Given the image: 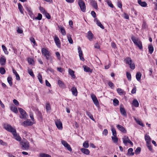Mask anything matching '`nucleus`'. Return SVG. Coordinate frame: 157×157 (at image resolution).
Segmentation results:
<instances>
[{
    "mask_svg": "<svg viewBox=\"0 0 157 157\" xmlns=\"http://www.w3.org/2000/svg\"><path fill=\"white\" fill-rule=\"evenodd\" d=\"M4 128L8 131L11 132L17 140L20 141L21 140V138L17 134L16 129L12 127L10 125L5 124L4 125Z\"/></svg>",
    "mask_w": 157,
    "mask_h": 157,
    "instance_id": "f257e3e1",
    "label": "nucleus"
},
{
    "mask_svg": "<svg viewBox=\"0 0 157 157\" xmlns=\"http://www.w3.org/2000/svg\"><path fill=\"white\" fill-rule=\"evenodd\" d=\"M131 39L133 42L140 49L143 48L142 42L138 38H136L134 36H132L131 37Z\"/></svg>",
    "mask_w": 157,
    "mask_h": 157,
    "instance_id": "f03ea898",
    "label": "nucleus"
},
{
    "mask_svg": "<svg viewBox=\"0 0 157 157\" xmlns=\"http://www.w3.org/2000/svg\"><path fill=\"white\" fill-rule=\"evenodd\" d=\"M41 53L47 59L52 60V57L50 52L47 49L43 48L41 49Z\"/></svg>",
    "mask_w": 157,
    "mask_h": 157,
    "instance_id": "7ed1b4c3",
    "label": "nucleus"
},
{
    "mask_svg": "<svg viewBox=\"0 0 157 157\" xmlns=\"http://www.w3.org/2000/svg\"><path fill=\"white\" fill-rule=\"evenodd\" d=\"M18 110L21 114V115L20 116V117L21 119H23L26 120L28 117V116L26 112L22 109L21 108H18Z\"/></svg>",
    "mask_w": 157,
    "mask_h": 157,
    "instance_id": "20e7f679",
    "label": "nucleus"
},
{
    "mask_svg": "<svg viewBox=\"0 0 157 157\" xmlns=\"http://www.w3.org/2000/svg\"><path fill=\"white\" fill-rule=\"evenodd\" d=\"M78 4L81 11L83 12L86 11V5L84 2L82 0H78Z\"/></svg>",
    "mask_w": 157,
    "mask_h": 157,
    "instance_id": "39448f33",
    "label": "nucleus"
},
{
    "mask_svg": "<svg viewBox=\"0 0 157 157\" xmlns=\"http://www.w3.org/2000/svg\"><path fill=\"white\" fill-rule=\"evenodd\" d=\"M91 98L95 105L98 107L99 106V104L98 100L96 96L93 94H91Z\"/></svg>",
    "mask_w": 157,
    "mask_h": 157,
    "instance_id": "423d86ee",
    "label": "nucleus"
},
{
    "mask_svg": "<svg viewBox=\"0 0 157 157\" xmlns=\"http://www.w3.org/2000/svg\"><path fill=\"white\" fill-rule=\"evenodd\" d=\"M61 143L63 146L67 148V150L70 151H71L72 149L70 145L66 141L63 140L61 141Z\"/></svg>",
    "mask_w": 157,
    "mask_h": 157,
    "instance_id": "0eeeda50",
    "label": "nucleus"
},
{
    "mask_svg": "<svg viewBox=\"0 0 157 157\" xmlns=\"http://www.w3.org/2000/svg\"><path fill=\"white\" fill-rule=\"evenodd\" d=\"M20 144L22 146V148L23 150H27L29 149V144L28 142H21Z\"/></svg>",
    "mask_w": 157,
    "mask_h": 157,
    "instance_id": "6e6552de",
    "label": "nucleus"
},
{
    "mask_svg": "<svg viewBox=\"0 0 157 157\" xmlns=\"http://www.w3.org/2000/svg\"><path fill=\"white\" fill-rule=\"evenodd\" d=\"M33 124V122L31 121L29 119H27L26 121H24L21 124V125L24 127L27 126H30L32 125Z\"/></svg>",
    "mask_w": 157,
    "mask_h": 157,
    "instance_id": "1a4fd4ad",
    "label": "nucleus"
},
{
    "mask_svg": "<svg viewBox=\"0 0 157 157\" xmlns=\"http://www.w3.org/2000/svg\"><path fill=\"white\" fill-rule=\"evenodd\" d=\"M55 124L57 128L59 130H62L63 128L62 124L59 120H57L55 121Z\"/></svg>",
    "mask_w": 157,
    "mask_h": 157,
    "instance_id": "9d476101",
    "label": "nucleus"
},
{
    "mask_svg": "<svg viewBox=\"0 0 157 157\" xmlns=\"http://www.w3.org/2000/svg\"><path fill=\"white\" fill-rule=\"evenodd\" d=\"M78 53H79V56L80 59L81 60L84 61L85 60V59L82 56V52L81 49V48L80 47H78Z\"/></svg>",
    "mask_w": 157,
    "mask_h": 157,
    "instance_id": "9b49d317",
    "label": "nucleus"
},
{
    "mask_svg": "<svg viewBox=\"0 0 157 157\" xmlns=\"http://www.w3.org/2000/svg\"><path fill=\"white\" fill-rule=\"evenodd\" d=\"M54 40L57 47L59 48H60L61 43L59 38L57 36H56L54 38Z\"/></svg>",
    "mask_w": 157,
    "mask_h": 157,
    "instance_id": "f8f14e48",
    "label": "nucleus"
},
{
    "mask_svg": "<svg viewBox=\"0 0 157 157\" xmlns=\"http://www.w3.org/2000/svg\"><path fill=\"white\" fill-rule=\"evenodd\" d=\"M86 37L90 41H91L94 38V35L90 31L88 32Z\"/></svg>",
    "mask_w": 157,
    "mask_h": 157,
    "instance_id": "ddd939ff",
    "label": "nucleus"
},
{
    "mask_svg": "<svg viewBox=\"0 0 157 157\" xmlns=\"http://www.w3.org/2000/svg\"><path fill=\"white\" fill-rule=\"evenodd\" d=\"M117 127L118 129L124 133H126L127 131L122 126L120 125H117Z\"/></svg>",
    "mask_w": 157,
    "mask_h": 157,
    "instance_id": "4468645a",
    "label": "nucleus"
},
{
    "mask_svg": "<svg viewBox=\"0 0 157 157\" xmlns=\"http://www.w3.org/2000/svg\"><path fill=\"white\" fill-rule=\"evenodd\" d=\"M120 111L121 114L124 116H127V113L123 107L122 105H121L120 107Z\"/></svg>",
    "mask_w": 157,
    "mask_h": 157,
    "instance_id": "2eb2a0df",
    "label": "nucleus"
},
{
    "mask_svg": "<svg viewBox=\"0 0 157 157\" xmlns=\"http://www.w3.org/2000/svg\"><path fill=\"white\" fill-rule=\"evenodd\" d=\"M90 2L91 5L95 9H98V4L97 2L94 0H90Z\"/></svg>",
    "mask_w": 157,
    "mask_h": 157,
    "instance_id": "dca6fc26",
    "label": "nucleus"
},
{
    "mask_svg": "<svg viewBox=\"0 0 157 157\" xmlns=\"http://www.w3.org/2000/svg\"><path fill=\"white\" fill-rule=\"evenodd\" d=\"M122 140L123 143L125 145H127V143H128L129 142V140H130L128 137L126 136H124V137L122 138Z\"/></svg>",
    "mask_w": 157,
    "mask_h": 157,
    "instance_id": "f3484780",
    "label": "nucleus"
},
{
    "mask_svg": "<svg viewBox=\"0 0 157 157\" xmlns=\"http://www.w3.org/2000/svg\"><path fill=\"white\" fill-rule=\"evenodd\" d=\"M94 21L96 22V23L99 26L101 29H104V26L97 18H95L94 19Z\"/></svg>",
    "mask_w": 157,
    "mask_h": 157,
    "instance_id": "a211bd4d",
    "label": "nucleus"
},
{
    "mask_svg": "<svg viewBox=\"0 0 157 157\" xmlns=\"http://www.w3.org/2000/svg\"><path fill=\"white\" fill-rule=\"evenodd\" d=\"M72 94L74 96H76L77 95L78 91L76 88L75 87H72L71 89Z\"/></svg>",
    "mask_w": 157,
    "mask_h": 157,
    "instance_id": "6ab92c4d",
    "label": "nucleus"
},
{
    "mask_svg": "<svg viewBox=\"0 0 157 157\" xmlns=\"http://www.w3.org/2000/svg\"><path fill=\"white\" fill-rule=\"evenodd\" d=\"M80 150L82 153L86 155H88L90 152L89 150L87 149L82 148L80 149Z\"/></svg>",
    "mask_w": 157,
    "mask_h": 157,
    "instance_id": "aec40b11",
    "label": "nucleus"
},
{
    "mask_svg": "<svg viewBox=\"0 0 157 157\" xmlns=\"http://www.w3.org/2000/svg\"><path fill=\"white\" fill-rule=\"evenodd\" d=\"M68 72L69 74L71 75L73 78H75V76L74 75V71L70 68L68 69Z\"/></svg>",
    "mask_w": 157,
    "mask_h": 157,
    "instance_id": "412c9836",
    "label": "nucleus"
},
{
    "mask_svg": "<svg viewBox=\"0 0 157 157\" xmlns=\"http://www.w3.org/2000/svg\"><path fill=\"white\" fill-rule=\"evenodd\" d=\"M124 61L126 64L128 65L131 64V63H132V61L131 58L129 57L126 58L124 59Z\"/></svg>",
    "mask_w": 157,
    "mask_h": 157,
    "instance_id": "4be33fe9",
    "label": "nucleus"
},
{
    "mask_svg": "<svg viewBox=\"0 0 157 157\" xmlns=\"http://www.w3.org/2000/svg\"><path fill=\"white\" fill-rule=\"evenodd\" d=\"M145 139L146 141L147 144H150L151 139L148 135H146L145 136Z\"/></svg>",
    "mask_w": 157,
    "mask_h": 157,
    "instance_id": "5701e85b",
    "label": "nucleus"
},
{
    "mask_svg": "<svg viewBox=\"0 0 157 157\" xmlns=\"http://www.w3.org/2000/svg\"><path fill=\"white\" fill-rule=\"evenodd\" d=\"M138 2L140 5L143 7H146L147 5V3L145 2H142L141 0H138Z\"/></svg>",
    "mask_w": 157,
    "mask_h": 157,
    "instance_id": "b1692460",
    "label": "nucleus"
},
{
    "mask_svg": "<svg viewBox=\"0 0 157 157\" xmlns=\"http://www.w3.org/2000/svg\"><path fill=\"white\" fill-rule=\"evenodd\" d=\"M6 59L5 58L1 57L0 58V64L2 65H5L6 64Z\"/></svg>",
    "mask_w": 157,
    "mask_h": 157,
    "instance_id": "393cba45",
    "label": "nucleus"
},
{
    "mask_svg": "<svg viewBox=\"0 0 157 157\" xmlns=\"http://www.w3.org/2000/svg\"><path fill=\"white\" fill-rule=\"evenodd\" d=\"M84 70L86 72H90L91 73L92 72V70L90 68L86 66H84Z\"/></svg>",
    "mask_w": 157,
    "mask_h": 157,
    "instance_id": "a878e982",
    "label": "nucleus"
},
{
    "mask_svg": "<svg viewBox=\"0 0 157 157\" xmlns=\"http://www.w3.org/2000/svg\"><path fill=\"white\" fill-rule=\"evenodd\" d=\"M59 29L60 30L61 32L63 35H65L66 34V32L65 29L63 27H59Z\"/></svg>",
    "mask_w": 157,
    "mask_h": 157,
    "instance_id": "bb28decb",
    "label": "nucleus"
},
{
    "mask_svg": "<svg viewBox=\"0 0 157 157\" xmlns=\"http://www.w3.org/2000/svg\"><path fill=\"white\" fill-rule=\"evenodd\" d=\"M133 105L135 107H138L139 105V103L137 100L134 99L132 102Z\"/></svg>",
    "mask_w": 157,
    "mask_h": 157,
    "instance_id": "cd10ccee",
    "label": "nucleus"
},
{
    "mask_svg": "<svg viewBox=\"0 0 157 157\" xmlns=\"http://www.w3.org/2000/svg\"><path fill=\"white\" fill-rule=\"evenodd\" d=\"M10 109L16 113H17L18 112L17 108L14 106H11L10 107Z\"/></svg>",
    "mask_w": 157,
    "mask_h": 157,
    "instance_id": "c85d7f7f",
    "label": "nucleus"
},
{
    "mask_svg": "<svg viewBox=\"0 0 157 157\" xmlns=\"http://www.w3.org/2000/svg\"><path fill=\"white\" fill-rule=\"evenodd\" d=\"M133 149L132 148H129L128 150V155L132 156L134 155V153L133 152Z\"/></svg>",
    "mask_w": 157,
    "mask_h": 157,
    "instance_id": "c756f323",
    "label": "nucleus"
},
{
    "mask_svg": "<svg viewBox=\"0 0 157 157\" xmlns=\"http://www.w3.org/2000/svg\"><path fill=\"white\" fill-rule=\"evenodd\" d=\"M117 93L120 95H123L124 94H125V92L123 90L119 88L117 89Z\"/></svg>",
    "mask_w": 157,
    "mask_h": 157,
    "instance_id": "7c9ffc66",
    "label": "nucleus"
},
{
    "mask_svg": "<svg viewBox=\"0 0 157 157\" xmlns=\"http://www.w3.org/2000/svg\"><path fill=\"white\" fill-rule=\"evenodd\" d=\"M141 76V74L140 72H138L136 75V79L138 81H139L140 79Z\"/></svg>",
    "mask_w": 157,
    "mask_h": 157,
    "instance_id": "2f4dec72",
    "label": "nucleus"
},
{
    "mask_svg": "<svg viewBox=\"0 0 157 157\" xmlns=\"http://www.w3.org/2000/svg\"><path fill=\"white\" fill-rule=\"evenodd\" d=\"M148 50L149 53L150 54H151L153 52L154 50V48L151 45H149L148 47Z\"/></svg>",
    "mask_w": 157,
    "mask_h": 157,
    "instance_id": "473e14b6",
    "label": "nucleus"
},
{
    "mask_svg": "<svg viewBox=\"0 0 157 157\" xmlns=\"http://www.w3.org/2000/svg\"><path fill=\"white\" fill-rule=\"evenodd\" d=\"M113 141L115 143H117L118 141V138L116 136H112L111 137Z\"/></svg>",
    "mask_w": 157,
    "mask_h": 157,
    "instance_id": "72a5a7b5",
    "label": "nucleus"
},
{
    "mask_svg": "<svg viewBox=\"0 0 157 157\" xmlns=\"http://www.w3.org/2000/svg\"><path fill=\"white\" fill-rule=\"evenodd\" d=\"M40 157H51L50 155L44 153H41L40 154Z\"/></svg>",
    "mask_w": 157,
    "mask_h": 157,
    "instance_id": "f704fd0d",
    "label": "nucleus"
},
{
    "mask_svg": "<svg viewBox=\"0 0 157 157\" xmlns=\"http://www.w3.org/2000/svg\"><path fill=\"white\" fill-rule=\"evenodd\" d=\"M86 114L93 121H94V119L93 117V116L89 112H88V111H86Z\"/></svg>",
    "mask_w": 157,
    "mask_h": 157,
    "instance_id": "c9c22d12",
    "label": "nucleus"
},
{
    "mask_svg": "<svg viewBox=\"0 0 157 157\" xmlns=\"http://www.w3.org/2000/svg\"><path fill=\"white\" fill-rule=\"evenodd\" d=\"M18 8L20 12L22 13H23V8L22 6L21 5L20 3H18Z\"/></svg>",
    "mask_w": 157,
    "mask_h": 157,
    "instance_id": "e433bc0d",
    "label": "nucleus"
},
{
    "mask_svg": "<svg viewBox=\"0 0 157 157\" xmlns=\"http://www.w3.org/2000/svg\"><path fill=\"white\" fill-rule=\"evenodd\" d=\"M134 119H135V120L136 121V123L138 124H139L140 125V126H141L142 127L144 126V124H143L142 123V121H140L138 120H137L136 118H135Z\"/></svg>",
    "mask_w": 157,
    "mask_h": 157,
    "instance_id": "4c0bfd02",
    "label": "nucleus"
},
{
    "mask_svg": "<svg viewBox=\"0 0 157 157\" xmlns=\"http://www.w3.org/2000/svg\"><path fill=\"white\" fill-rule=\"evenodd\" d=\"M111 131L112 132V134L113 136H117V133L115 129L114 128L112 127L111 128Z\"/></svg>",
    "mask_w": 157,
    "mask_h": 157,
    "instance_id": "58836bf2",
    "label": "nucleus"
},
{
    "mask_svg": "<svg viewBox=\"0 0 157 157\" xmlns=\"http://www.w3.org/2000/svg\"><path fill=\"white\" fill-rule=\"evenodd\" d=\"M26 10L29 12V14L30 16H31L33 15L31 9L30 7H27L26 8Z\"/></svg>",
    "mask_w": 157,
    "mask_h": 157,
    "instance_id": "ea45409f",
    "label": "nucleus"
},
{
    "mask_svg": "<svg viewBox=\"0 0 157 157\" xmlns=\"http://www.w3.org/2000/svg\"><path fill=\"white\" fill-rule=\"evenodd\" d=\"M42 18V15L40 13H38L37 17H36L33 18L34 20H40Z\"/></svg>",
    "mask_w": 157,
    "mask_h": 157,
    "instance_id": "a19ab883",
    "label": "nucleus"
},
{
    "mask_svg": "<svg viewBox=\"0 0 157 157\" xmlns=\"http://www.w3.org/2000/svg\"><path fill=\"white\" fill-rule=\"evenodd\" d=\"M113 105L115 106H117L119 104V101L117 99H114L113 100Z\"/></svg>",
    "mask_w": 157,
    "mask_h": 157,
    "instance_id": "79ce46f5",
    "label": "nucleus"
},
{
    "mask_svg": "<svg viewBox=\"0 0 157 157\" xmlns=\"http://www.w3.org/2000/svg\"><path fill=\"white\" fill-rule=\"evenodd\" d=\"M67 37L69 43L71 44H72L73 43V40L71 38V36L70 35H68Z\"/></svg>",
    "mask_w": 157,
    "mask_h": 157,
    "instance_id": "37998d69",
    "label": "nucleus"
},
{
    "mask_svg": "<svg viewBox=\"0 0 157 157\" xmlns=\"http://www.w3.org/2000/svg\"><path fill=\"white\" fill-rule=\"evenodd\" d=\"M106 2L108 5L111 8H113V6L112 3L109 0H107Z\"/></svg>",
    "mask_w": 157,
    "mask_h": 157,
    "instance_id": "c03bdc74",
    "label": "nucleus"
},
{
    "mask_svg": "<svg viewBox=\"0 0 157 157\" xmlns=\"http://www.w3.org/2000/svg\"><path fill=\"white\" fill-rule=\"evenodd\" d=\"M12 78L11 77H9L7 78V81L9 83L10 86H12Z\"/></svg>",
    "mask_w": 157,
    "mask_h": 157,
    "instance_id": "a18cd8bd",
    "label": "nucleus"
},
{
    "mask_svg": "<svg viewBox=\"0 0 157 157\" xmlns=\"http://www.w3.org/2000/svg\"><path fill=\"white\" fill-rule=\"evenodd\" d=\"M2 47L5 53L6 54H8V52L7 50L6 47L4 45H2Z\"/></svg>",
    "mask_w": 157,
    "mask_h": 157,
    "instance_id": "49530a36",
    "label": "nucleus"
},
{
    "mask_svg": "<svg viewBox=\"0 0 157 157\" xmlns=\"http://www.w3.org/2000/svg\"><path fill=\"white\" fill-rule=\"evenodd\" d=\"M58 83L59 86L61 87H63L64 86V84L63 82L60 80H58Z\"/></svg>",
    "mask_w": 157,
    "mask_h": 157,
    "instance_id": "de8ad7c7",
    "label": "nucleus"
},
{
    "mask_svg": "<svg viewBox=\"0 0 157 157\" xmlns=\"http://www.w3.org/2000/svg\"><path fill=\"white\" fill-rule=\"evenodd\" d=\"M38 78L39 80V81H40V82L41 83H42L43 82H42V75L40 74H39L38 76Z\"/></svg>",
    "mask_w": 157,
    "mask_h": 157,
    "instance_id": "09e8293b",
    "label": "nucleus"
},
{
    "mask_svg": "<svg viewBox=\"0 0 157 157\" xmlns=\"http://www.w3.org/2000/svg\"><path fill=\"white\" fill-rule=\"evenodd\" d=\"M6 72V70L3 67L0 68V73L2 75H4Z\"/></svg>",
    "mask_w": 157,
    "mask_h": 157,
    "instance_id": "8fccbe9b",
    "label": "nucleus"
},
{
    "mask_svg": "<svg viewBox=\"0 0 157 157\" xmlns=\"http://www.w3.org/2000/svg\"><path fill=\"white\" fill-rule=\"evenodd\" d=\"M83 146L86 148H87L89 147V145L88 141L84 142L83 144Z\"/></svg>",
    "mask_w": 157,
    "mask_h": 157,
    "instance_id": "3c124183",
    "label": "nucleus"
},
{
    "mask_svg": "<svg viewBox=\"0 0 157 157\" xmlns=\"http://www.w3.org/2000/svg\"><path fill=\"white\" fill-rule=\"evenodd\" d=\"M126 75L128 80L129 81H131V75L130 73L127 72L126 73Z\"/></svg>",
    "mask_w": 157,
    "mask_h": 157,
    "instance_id": "603ef678",
    "label": "nucleus"
},
{
    "mask_svg": "<svg viewBox=\"0 0 157 157\" xmlns=\"http://www.w3.org/2000/svg\"><path fill=\"white\" fill-rule=\"evenodd\" d=\"M141 151V148L140 147H138L136 150L135 153L136 154H138Z\"/></svg>",
    "mask_w": 157,
    "mask_h": 157,
    "instance_id": "864d4df0",
    "label": "nucleus"
},
{
    "mask_svg": "<svg viewBox=\"0 0 157 157\" xmlns=\"http://www.w3.org/2000/svg\"><path fill=\"white\" fill-rule=\"evenodd\" d=\"M28 72L29 74L32 77H34V75L31 69H29L28 70Z\"/></svg>",
    "mask_w": 157,
    "mask_h": 157,
    "instance_id": "5fc2aeb1",
    "label": "nucleus"
},
{
    "mask_svg": "<svg viewBox=\"0 0 157 157\" xmlns=\"http://www.w3.org/2000/svg\"><path fill=\"white\" fill-rule=\"evenodd\" d=\"M28 61L30 64H32L34 62V60L33 59L31 58H29L28 59Z\"/></svg>",
    "mask_w": 157,
    "mask_h": 157,
    "instance_id": "6e6d98bb",
    "label": "nucleus"
},
{
    "mask_svg": "<svg viewBox=\"0 0 157 157\" xmlns=\"http://www.w3.org/2000/svg\"><path fill=\"white\" fill-rule=\"evenodd\" d=\"M129 65L130 66V67L131 69L133 70L135 68V65L134 63H131V64H129Z\"/></svg>",
    "mask_w": 157,
    "mask_h": 157,
    "instance_id": "4d7b16f0",
    "label": "nucleus"
},
{
    "mask_svg": "<svg viewBox=\"0 0 157 157\" xmlns=\"http://www.w3.org/2000/svg\"><path fill=\"white\" fill-rule=\"evenodd\" d=\"M46 108L47 111L50 110L51 109L50 106L49 104H46Z\"/></svg>",
    "mask_w": 157,
    "mask_h": 157,
    "instance_id": "13d9d810",
    "label": "nucleus"
},
{
    "mask_svg": "<svg viewBox=\"0 0 157 157\" xmlns=\"http://www.w3.org/2000/svg\"><path fill=\"white\" fill-rule=\"evenodd\" d=\"M117 6L119 8H122V4L121 2L119 1L117 2Z\"/></svg>",
    "mask_w": 157,
    "mask_h": 157,
    "instance_id": "bf43d9fd",
    "label": "nucleus"
},
{
    "mask_svg": "<svg viewBox=\"0 0 157 157\" xmlns=\"http://www.w3.org/2000/svg\"><path fill=\"white\" fill-rule=\"evenodd\" d=\"M13 103L16 105H18L19 104L18 102L16 99H13Z\"/></svg>",
    "mask_w": 157,
    "mask_h": 157,
    "instance_id": "052dcab7",
    "label": "nucleus"
},
{
    "mask_svg": "<svg viewBox=\"0 0 157 157\" xmlns=\"http://www.w3.org/2000/svg\"><path fill=\"white\" fill-rule=\"evenodd\" d=\"M30 117L31 119V120L33 121H34V119L33 117V114L32 113H30L29 114Z\"/></svg>",
    "mask_w": 157,
    "mask_h": 157,
    "instance_id": "680f3d73",
    "label": "nucleus"
},
{
    "mask_svg": "<svg viewBox=\"0 0 157 157\" xmlns=\"http://www.w3.org/2000/svg\"><path fill=\"white\" fill-rule=\"evenodd\" d=\"M17 33H22L23 32L22 30L19 28H18L17 29Z\"/></svg>",
    "mask_w": 157,
    "mask_h": 157,
    "instance_id": "e2e57ef3",
    "label": "nucleus"
},
{
    "mask_svg": "<svg viewBox=\"0 0 157 157\" xmlns=\"http://www.w3.org/2000/svg\"><path fill=\"white\" fill-rule=\"evenodd\" d=\"M30 40L31 41V42H33V44L34 45H36V41H35V40L34 38H31L30 39Z\"/></svg>",
    "mask_w": 157,
    "mask_h": 157,
    "instance_id": "0e129e2a",
    "label": "nucleus"
},
{
    "mask_svg": "<svg viewBox=\"0 0 157 157\" xmlns=\"http://www.w3.org/2000/svg\"><path fill=\"white\" fill-rule=\"evenodd\" d=\"M147 144V146L148 148V149L150 150V151H152V147L150 145V144Z\"/></svg>",
    "mask_w": 157,
    "mask_h": 157,
    "instance_id": "69168bd1",
    "label": "nucleus"
},
{
    "mask_svg": "<svg viewBox=\"0 0 157 157\" xmlns=\"http://www.w3.org/2000/svg\"><path fill=\"white\" fill-rule=\"evenodd\" d=\"M103 134L105 135V136H106L108 134V130L106 129H105L103 132Z\"/></svg>",
    "mask_w": 157,
    "mask_h": 157,
    "instance_id": "338daca9",
    "label": "nucleus"
},
{
    "mask_svg": "<svg viewBox=\"0 0 157 157\" xmlns=\"http://www.w3.org/2000/svg\"><path fill=\"white\" fill-rule=\"evenodd\" d=\"M95 48L97 49H99L100 48L99 44L98 43H96L94 45Z\"/></svg>",
    "mask_w": 157,
    "mask_h": 157,
    "instance_id": "774afa93",
    "label": "nucleus"
}]
</instances>
